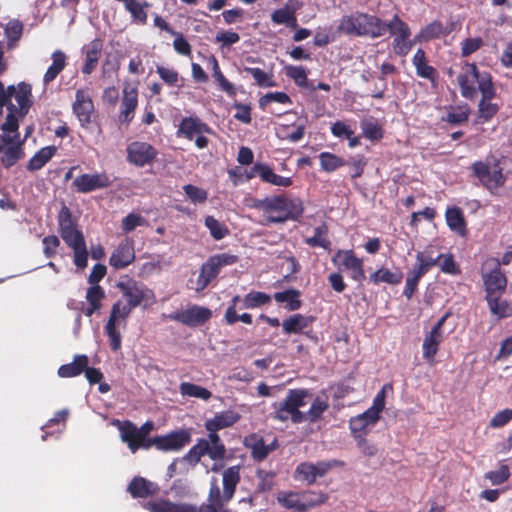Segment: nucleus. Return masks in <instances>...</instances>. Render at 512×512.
I'll return each instance as SVG.
<instances>
[{
	"mask_svg": "<svg viewBox=\"0 0 512 512\" xmlns=\"http://www.w3.org/2000/svg\"><path fill=\"white\" fill-rule=\"evenodd\" d=\"M118 287L128 303L123 304L121 301H117L113 304L109 319L105 325V333L109 338L110 348L113 351H118L121 348V334L116 327L117 321L119 319L125 320L133 308L139 306L143 301H149L153 298L152 290L133 279L119 282Z\"/></svg>",
	"mask_w": 512,
	"mask_h": 512,
	"instance_id": "obj_1",
	"label": "nucleus"
},
{
	"mask_svg": "<svg viewBox=\"0 0 512 512\" xmlns=\"http://www.w3.org/2000/svg\"><path fill=\"white\" fill-rule=\"evenodd\" d=\"M6 106L7 115L5 122L12 120L15 127L19 126V121L23 120L31 106V86L26 83H20L18 86H9L7 89L0 82V111Z\"/></svg>",
	"mask_w": 512,
	"mask_h": 512,
	"instance_id": "obj_2",
	"label": "nucleus"
},
{
	"mask_svg": "<svg viewBox=\"0 0 512 512\" xmlns=\"http://www.w3.org/2000/svg\"><path fill=\"white\" fill-rule=\"evenodd\" d=\"M339 30L347 35L378 38L387 31L386 22L379 17L366 13H354L342 17Z\"/></svg>",
	"mask_w": 512,
	"mask_h": 512,
	"instance_id": "obj_3",
	"label": "nucleus"
},
{
	"mask_svg": "<svg viewBox=\"0 0 512 512\" xmlns=\"http://www.w3.org/2000/svg\"><path fill=\"white\" fill-rule=\"evenodd\" d=\"M208 435L206 438H199L188 452L183 456V460L190 465L195 466L201 458L208 456L212 461H222L226 457V447L218 434V430L204 426Z\"/></svg>",
	"mask_w": 512,
	"mask_h": 512,
	"instance_id": "obj_4",
	"label": "nucleus"
},
{
	"mask_svg": "<svg viewBox=\"0 0 512 512\" xmlns=\"http://www.w3.org/2000/svg\"><path fill=\"white\" fill-rule=\"evenodd\" d=\"M259 207L264 211L271 222L295 221L302 213L300 200L274 196L262 200Z\"/></svg>",
	"mask_w": 512,
	"mask_h": 512,
	"instance_id": "obj_5",
	"label": "nucleus"
},
{
	"mask_svg": "<svg viewBox=\"0 0 512 512\" xmlns=\"http://www.w3.org/2000/svg\"><path fill=\"white\" fill-rule=\"evenodd\" d=\"M225 503L208 497V503L202 504L198 509L197 506L190 503H176L168 499H159L144 504V508L149 512H221Z\"/></svg>",
	"mask_w": 512,
	"mask_h": 512,
	"instance_id": "obj_6",
	"label": "nucleus"
},
{
	"mask_svg": "<svg viewBox=\"0 0 512 512\" xmlns=\"http://www.w3.org/2000/svg\"><path fill=\"white\" fill-rule=\"evenodd\" d=\"M240 469L239 465H234L223 471V491L220 490L217 479L212 478L209 488V498L215 500V502L222 501L227 504L234 497L237 485L240 483Z\"/></svg>",
	"mask_w": 512,
	"mask_h": 512,
	"instance_id": "obj_7",
	"label": "nucleus"
},
{
	"mask_svg": "<svg viewBox=\"0 0 512 512\" xmlns=\"http://www.w3.org/2000/svg\"><path fill=\"white\" fill-rule=\"evenodd\" d=\"M238 262V256L221 253L210 256L200 268L197 278V291L204 290L220 273L221 268Z\"/></svg>",
	"mask_w": 512,
	"mask_h": 512,
	"instance_id": "obj_8",
	"label": "nucleus"
},
{
	"mask_svg": "<svg viewBox=\"0 0 512 512\" xmlns=\"http://www.w3.org/2000/svg\"><path fill=\"white\" fill-rule=\"evenodd\" d=\"M344 466V462L337 459L318 461L317 463L302 462L294 472V478L312 485L318 477L325 476L331 469Z\"/></svg>",
	"mask_w": 512,
	"mask_h": 512,
	"instance_id": "obj_9",
	"label": "nucleus"
},
{
	"mask_svg": "<svg viewBox=\"0 0 512 512\" xmlns=\"http://www.w3.org/2000/svg\"><path fill=\"white\" fill-rule=\"evenodd\" d=\"M387 30L394 37L393 48L396 54L405 56L409 53L412 45L416 43L410 40V29L397 15H394L389 23H386Z\"/></svg>",
	"mask_w": 512,
	"mask_h": 512,
	"instance_id": "obj_10",
	"label": "nucleus"
},
{
	"mask_svg": "<svg viewBox=\"0 0 512 512\" xmlns=\"http://www.w3.org/2000/svg\"><path fill=\"white\" fill-rule=\"evenodd\" d=\"M212 317V311L203 306L193 305L185 310H180L169 315L171 320L177 321L188 327H197L205 324Z\"/></svg>",
	"mask_w": 512,
	"mask_h": 512,
	"instance_id": "obj_11",
	"label": "nucleus"
},
{
	"mask_svg": "<svg viewBox=\"0 0 512 512\" xmlns=\"http://www.w3.org/2000/svg\"><path fill=\"white\" fill-rule=\"evenodd\" d=\"M333 262L349 270L350 277L354 281L361 283L365 280L363 260L356 257L352 250H339L335 254Z\"/></svg>",
	"mask_w": 512,
	"mask_h": 512,
	"instance_id": "obj_12",
	"label": "nucleus"
},
{
	"mask_svg": "<svg viewBox=\"0 0 512 512\" xmlns=\"http://www.w3.org/2000/svg\"><path fill=\"white\" fill-rule=\"evenodd\" d=\"M494 262V268L490 272L482 274L483 284L486 292L485 297L502 295L505 293L507 288V278L501 271L500 262L498 259H494Z\"/></svg>",
	"mask_w": 512,
	"mask_h": 512,
	"instance_id": "obj_13",
	"label": "nucleus"
},
{
	"mask_svg": "<svg viewBox=\"0 0 512 512\" xmlns=\"http://www.w3.org/2000/svg\"><path fill=\"white\" fill-rule=\"evenodd\" d=\"M155 442L160 451H179L191 442V434L187 429H179L158 436Z\"/></svg>",
	"mask_w": 512,
	"mask_h": 512,
	"instance_id": "obj_14",
	"label": "nucleus"
},
{
	"mask_svg": "<svg viewBox=\"0 0 512 512\" xmlns=\"http://www.w3.org/2000/svg\"><path fill=\"white\" fill-rule=\"evenodd\" d=\"M127 153L129 162L139 167L150 164L157 156L156 149L146 142L131 143Z\"/></svg>",
	"mask_w": 512,
	"mask_h": 512,
	"instance_id": "obj_15",
	"label": "nucleus"
},
{
	"mask_svg": "<svg viewBox=\"0 0 512 512\" xmlns=\"http://www.w3.org/2000/svg\"><path fill=\"white\" fill-rule=\"evenodd\" d=\"M473 170L480 181L489 189L497 188L504 183V176L497 164L488 166L483 162H476Z\"/></svg>",
	"mask_w": 512,
	"mask_h": 512,
	"instance_id": "obj_16",
	"label": "nucleus"
},
{
	"mask_svg": "<svg viewBox=\"0 0 512 512\" xmlns=\"http://www.w3.org/2000/svg\"><path fill=\"white\" fill-rule=\"evenodd\" d=\"M135 259L134 243L126 238L121 241L112 252L109 264L114 269H123L130 265Z\"/></svg>",
	"mask_w": 512,
	"mask_h": 512,
	"instance_id": "obj_17",
	"label": "nucleus"
},
{
	"mask_svg": "<svg viewBox=\"0 0 512 512\" xmlns=\"http://www.w3.org/2000/svg\"><path fill=\"white\" fill-rule=\"evenodd\" d=\"M301 7L302 2L289 0L282 8L275 10L271 14V20L275 24H284L292 29H296L298 26L296 12L301 9Z\"/></svg>",
	"mask_w": 512,
	"mask_h": 512,
	"instance_id": "obj_18",
	"label": "nucleus"
},
{
	"mask_svg": "<svg viewBox=\"0 0 512 512\" xmlns=\"http://www.w3.org/2000/svg\"><path fill=\"white\" fill-rule=\"evenodd\" d=\"M110 184V180L105 173L82 174L76 177L73 185L79 192L88 193L96 189L105 188Z\"/></svg>",
	"mask_w": 512,
	"mask_h": 512,
	"instance_id": "obj_19",
	"label": "nucleus"
},
{
	"mask_svg": "<svg viewBox=\"0 0 512 512\" xmlns=\"http://www.w3.org/2000/svg\"><path fill=\"white\" fill-rule=\"evenodd\" d=\"M113 424L120 432L121 440L127 444L132 453L140 449V441L142 440L138 431V427L131 421L115 420Z\"/></svg>",
	"mask_w": 512,
	"mask_h": 512,
	"instance_id": "obj_20",
	"label": "nucleus"
},
{
	"mask_svg": "<svg viewBox=\"0 0 512 512\" xmlns=\"http://www.w3.org/2000/svg\"><path fill=\"white\" fill-rule=\"evenodd\" d=\"M73 111L82 126H85L91 122L94 106L89 94L86 91L78 90L76 92Z\"/></svg>",
	"mask_w": 512,
	"mask_h": 512,
	"instance_id": "obj_21",
	"label": "nucleus"
},
{
	"mask_svg": "<svg viewBox=\"0 0 512 512\" xmlns=\"http://www.w3.org/2000/svg\"><path fill=\"white\" fill-rule=\"evenodd\" d=\"M258 175L264 182L270 183L275 186L288 187L292 181L288 177H283L274 173V171L266 164L256 163L252 172L247 174V179H251L254 175Z\"/></svg>",
	"mask_w": 512,
	"mask_h": 512,
	"instance_id": "obj_22",
	"label": "nucleus"
},
{
	"mask_svg": "<svg viewBox=\"0 0 512 512\" xmlns=\"http://www.w3.org/2000/svg\"><path fill=\"white\" fill-rule=\"evenodd\" d=\"M479 78V72L475 64H467L464 71L458 76V83L461 88V93L465 98H475L477 92L474 83Z\"/></svg>",
	"mask_w": 512,
	"mask_h": 512,
	"instance_id": "obj_23",
	"label": "nucleus"
},
{
	"mask_svg": "<svg viewBox=\"0 0 512 512\" xmlns=\"http://www.w3.org/2000/svg\"><path fill=\"white\" fill-rule=\"evenodd\" d=\"M158 490L157 484L141 476H135L127 486V492L133 498H148L154 496Z\"/></svg>",
	"mask_w": 512,
	"mask_h": 512,
	"instance_id": "obj_24",
	"label": "nucleus"
},
{
	"mask_svg": "<svg viewBox=\"0 0 512 512\" xmlns=\"http://www.w3.org/2000/svg\"><path fill=\"white\" fill-rule=\"evenodd\" d=\"M138 104V92L135 87L126 86L123 89L121 102V111L119 114L120 122L129 123Z\"/></svg>",
	"mask_w": 512,
	"mask_h": 512,
	"instance_id": "obj_25",
	"label": "nucleus"
},
{
	"mask_svg": "<svg viewBox=\"0 0 512 512\" xmlns=\"http://www.w3.org/2000/svg\"><path fill=\"white\" fill-rule=\"evenodd\" d=\"M455 23L451 22L447 26H443L441 22L434 21L427 26H425L418 35L415 36V42H428L432 39L439 38L441 36H445L450 34L454 28Z\"/></svg>",
	"mask_w": 512,
	"mask_h": 512,
	"instance_id": "obj_26",
	"label": "nucleus"
},
{
	"mask_svg": "<svg viewBox=\"0 0 512 512\" xmlns=\"http://www.w3.org/2000/svg\"><path fill=\"white\" fill-rule=\"evenodd\" d=\"M210 133V128L196 117H185L182 119L177 135L192 140L197 134Z\"/></svg>",
	"mask_w": 512,
	"mask_h": 512,
	"instance_id": "obj_27",
	"label": "nucleus"
},
{
	"mask_svg": "<svg viewBox=\"0 0 512 512\" xmlns=\"http://www.w3.org/2000/svg\"><path fill=\"white\" fill-rule=\"evenodd\" d=\"M89 364V358L85 354H78L74 356L71 363L63 364L58 368V376L61 378H72L79 376L86 370Z\"/></svg>",
	"mask_w": 512,
	"mask_h": 512,
	"instance_id": "obj_28",
	"label": "nucleus"
},
{
	"mask_svg": "<svg viewBox=\"0 0 512 512\" xmlns=\"http://www.w3.org/2000/svg\"><path fill=\"white\" fill-rule=\"evenodd\" d=\"M240 414L234 410H225L216 413L212 418L207 419L204 426H209L211 429L222 430L233 426L240 419Z\"/></svg>",
	"mask_w": 512,
	"mask_h": 512,
	"instance_id": "obj_29",
	"label": "nucleus"
},
{
	"mask_svg": "<svg viewBox=\"0 0 512 512\" xmlns=\"http://www.w3.org/2000/svg\"><path fill=\"white\" fill-rule=\"evenodd\" d=\"M314 321L312 316H304L302 314H293L282 322L283 331L286 334H302Z\"/></svg>",
	"mask_w": 512,
	"mask_h": 512,
	"instance_id": "obj_30",
	"label": "nucleus"
},
{
	"mask_svg": "<svg viewBox=\"0 0 512 512\" xmlns=\"http://www.w3.org/2000/svg\"><path fill=\"white\" fill-rule=\"evenodd\" d=\"M489 310L497 320H502L512 316V303L501 298V295L494 297H485Z\"/></svg>",
	"mask_w": 512,
	"mask_h": 512,
	"instance_id": "obj_31",
	"label": "nucleus"
},
{
	"mask_svg": "<svg viewBox=\"0 0 512 512\" xmlns=\"http://www.w3.org/2000/svg\"><path fill=\"white\" fill-rule=\"evenodd\" d=\"M441 260V256H434L431 251L424 250L416 254V263L412 271L420 276H424L432 267L436 266Z\"/></svg>",
	"mask_w": 512,
	"mask_h": 512,
	"instance_id": "obj_32",
	"label": "nucleus"
},
{
	"mask_svg": "<svg viewBox=\"0 0 512 512\" xmlns=\"http://www.w3.org/2000/svg\"><path fill=\"white\" fill-rule=\"evenodd\" d=\"M102 51V43L100 40H93L86 46V59L82 68L84 74H91L96 68Z\"/></svg>",
	"mask_w": 512,
	"mask_h": 512,
	"instance_id": "obj_33",
	"label": "nucleus"
},
{
	"mask_svg": "<svg viewBox=\"0 0 512 512\" xmlns=\"http://www.w3.org/2000/svg\"><path fill=\"white\" fill-rule=\"evenodd\" d=\"M51 58L52 64L48 67L43 77L44 84L52 82L66 66L67 57L61 50L54 51Z\"/></svg>",
	"mask_w": 512,
	"mask_h": 512,
	"instance_id": "obj_34",
	"label": "nucleus"
},
{
	"mask_svg": "<svg viewBox=\"0 0 512 512\" xmlns=\"http://www.w3.org/2000/svg\"><path fill=\"white\" fill-rule=\"evenodd\" d=\"M245 445L251 448L252 457L257 461H263L274 450V447L267 446L263 438L256 435L247 438Z\"/></svg>",
	"mask_w": 512,
	"mask_h": 512,
	"instance_id": "obj_35",
	"label": "nucleus"
},
{
	"mask_svg": "<svg viewBox=\"0 0 512 512\" xmlns=\"http://www.w3.org/2000/svg\"><path fill=\"white\" fill-rule=\"evenodd\" d=\"M443 341V335H437L428 332L422 344V356L429 362H434V358L439 350V345Z\"/></svg>",
	"mask_w": 512,
	"mask_h": 512,
	"instance_id": "obj_36",
	"label": "nucleus"
},
{
	"mask_svg": "<svg viewBox=\"0 0 512 512\" xmlns=\"http://www.w3.org/2000/svg\"><path fill=\"white\" fill-rule=\"evenodd\" d=\"M412 62L416 68V73L418 76L425 79L434 80L436 70L427 63L425 51L423 49H418L416 51Z\"/></svg>",
	"mask_w": 512,
	"mask_h": 512,
	"instance_id": "obj_37",
	"label": "nucleus"
},
{
	"mask_svg": "<svg viewBox=\"0 0 512 512\" xmlns=\"http://www.w3.org/2000/svg\"><path fill=\"white\" fill-rule=\"evenodd\" d=\"M105 297L104 289L100 285H91L86 292V300L89 304L85 310V315L90 317L101 308V301Z\"/></svg>",
	"mask_w": 512,
	"mask_h": 512,
	"instance_id": "obj_38",
	"label": "nucleus"
},
{
	"mask_svg": "<svg viewBox=\"0 0 512 512\" xmlns=\"http://www.w3.org/2000/svg\"><path fill=\"white\" fill-rule=\"evenodd\" d=\"M271 296L265 292L252 290L247 293L242 299L241 308L256 309L271 303Z\"/></svg>",
	"mask_w": 512,
	"mask_h": 512,
	"instance_id": "obj_39",
	"label": "nucleus"
},
{
	"mask_svg": "<svg viewBox=\"0 0 512 512\" xmlns=\"http://www.w3.org/2000/svg\"><path fill=\"white\" fill-rule=\"evenodd\" d=\"M277 501L282 507L286 509H291L296 512H305V506L302 501V497H300V495L296 492H279L277 495Z\"/></svg>",
	"mask_w": 512,
	"mask_h": 512,
	"instance_id": "obj_40",
	"label": "nucleus"
},
{
	"mask_svg": "<svg viewBox=\"0 0 512 512\" xmlns=\"http://www.w3.org/2000/svg\"><path fill=\"white\" fill-rule=\"evenodd\" d=\"M403 274L401 271H391L388 268L382 267L370 275V281L374 284L381 282L396 285L402 281Z\"/></svg>",
	"mask_w": 512,
	"mask_h": 512,
	"instance_id": "obj_41",
	"label": "nucleus"
},
{
	"mask_svg": "<svg viewBox=\"0 0 512 512\" xmlns=\"http://www.w3.org/2000/svg\"><path fill=\"white\" fill-rule=\"evenodd\" d=\"M300 296L301 293L299 290L291 288L282 292H276L273 295V298L278 303H287V309L289 311H295L298 310L302 305Z\"/></svg>",
	"mask_w": 512,
	"mask_h": 512,
	"instance_id": "obj_42",
	"label": "nucleus"
},
{
	"mask_svg": "<svg viewBox=\"0 0 512 512\" xmlns=\"http://www.w3.org/2000/svg\"><path fill=\"white\" fill-rule=\"evenodd\" d=\"M55 146H46L41 148L35 155L29 160L27 169L30 171H37L41 169L56 153Z\"/></svg>",
	"mask_w": 512,
	"mask_h": 512,
	"instance_id": "obj_43",
	"label": "nucleus"
},
{
	"mask_svg": "<svg viewBox=\"0 0 512 512\" xmlns=\"http://www.w3.org/2000/svg\"><path fill=\"white\" fill-rule=\"evenodd\" d=\"M60 234L64 242L72 249L86 244L83 233L77 230V226H61Z\"/></svg>",
	"mask_w": 512,
	"mask_h": 512,
	"instance_id": "obj_44",
	"label": "nucleus"
},
{
	"mask_svg": "<svg viewBox=\"0 0 512 512\" xmlns=\"http://www.w3.org/2000/svg\"><path fill=\"white\" fill-rule=\"evenodd\" d=\"M180 393L183 396L199 398L205 401L212 397V393L208 389L189 382L180 384Z\"/></svg>",
	"mask_w": 512,
	"mask_h": 512,
	"instance_id": "obj_45",
	"label": "nucleus"
},
{
	"mask_svg": "<svg viewBox=\"0 0 512 512\" xmlns=\"http://www.w3.org/2000/svg\"><path fill=\"white\" fill-rule=\"evenodd\" d=\"M124 7L131 14L133 22L141 25L146 24L148 17L146 8L149 7L148 3H141L135 0Z\"/></svg>",
	"mask_w": 512,
	"mask_h": 512,
	"instance_id": "obj_46",
	"label": "nucleus"
},
{
	"mask_svg": "<svg viewBox=\"0 0 512 512\" xmlns=\"http://www.w3.org/2000/svg\"><path fill=\"white\" fill-rule=\"evenodd\" d=\"M329 408V403L327 399H324L320 396H317L312 404L310 409L307 412L308 421L311 423H315L322 418L324 412H326Z\"/></svg>",
	"mask_w": 512,
	"mask_h": 512,
	"instance_id": "obj_47",
	"label": "nucleus"
},
{
	"mask_svg": "<svg viewBox=\"0 0 512 512\" xmlns=\"http://www.w3.org/2000/svg\"><path fill=\"white\" fill-rule=\"evenodd\" d=\"M301 497L305 506V512L326 503L329 499L328 494L321 491H306L301 495Z\"/></svg>",
	"mask_w": 512,
	"mask_h": 512,
	"instance_id": "obj_48",
	"label": "nucleus"
},
{
	"mask_svg": "<svg viewBox=\"0 0 512 512\" xmlns=\"http://www.w3.org/2000/svg\"><path fill=\"white\" fill-rule=\"evenodd\" d=\"M327 232L328 226H318L314 236L307 238L305 242L311 247H322L325 250H330L331 242L326 237Z\"/></svg>",
	"mask_w": 512,
	"mask_h": 512,
	"instance_id": "obj_49",
	"label": "nucleus"
},
{
	"mask_svg": "<svg viewBox=\"0 0 512 512\" xmlns=\"http://www.w3.org/2000/svg\"><path fill=\"white\" fill-rule=\"evenodd\" d=\"M274 418L280 421H287L291 414L296 411L293 401L287 394L285 399L279 404H275Z\"/></svg>",
	"mask_w": 512,
	"mask_h": 512,
	"instance_id": "obj_50",
	"label": "nucleus"
},
{
	"mask_svg": "<svg viewBox=\"0 0 512 512\" xmlns=\"http://www.w3.org/2000/svg\"><path fill=\"white\" fill-rule=\"evenodd\" d=\"M510 475L509 466L502 461L497 470L485 473L484 477L489 480L492 485H501L509 479Z\"/></svg>",
	"mask_w": 512,
	"mask_h": 512,
	"instance_id": "obj_51",
	"label": "nucleus"
},
{
	"mask_svg": "<svg viewBox=\"0 0 512 512\" xmlns=\"http://www.w3.org/2000/svg\"><path fill=\"white\" fill-rule=\"evenodd\" d=\"M441 256V260L438 262V266L440 270L449 275H460L461 269L459 265L455 262L454 256L451 253L448 254H439Z\"/></svg>",
	"mask_w": 512,
	"mask_h": 512,
	"instance_id": "obj_52",
	"label": "nucleus"
},
{
	"mask_svg": "<svg viewBox=\"0 0 512 512\" xmlns=\"http://www.w3.org/2000/svg\"><path fill=\"white\" fill-rule=\"evenodd\" d=\"M286 75L293 79L296 85L299 87L308 88V79L306 70L302 66H286Z\"/></svg>",
	"mask_w": 512,
	"mask_h": 512,
	"instance_id": "obj_53",
	"label": "nucleus"
},
{
	"mask_svg": "<svg viewBox=\"0 0 512 512\" xmlns=\"http://www.w3.org/2000/svg\"><path fill=\"white\" fill-rule=\"evenodd\" d=\"M246 72H248L254 80L257 82L259 86L262 87H273L275 86V82L273 81L272 74H269L265 71H263L260 68L255 67H249L245 69Z\"/></svg>",
	"mask_w": 512,
	"mask_h": 512,
	"instance_id": "obj_54",
	"label": "nucleus"
},
{
	"mask_svg": "<svg viewBox=\"0 0 512 512\" xmlns=\"http://www.w3.org/2000/svg\"><path fill=\"white\" fill-rule=\"evenodd\" d=\"M319 159L322 169L326 172L335 171L344 163L341 158L328 152L321 153Z\"/></svg>",
	"mask_w": 512,
	"mask_h": 512,
	"instance_id": "obj_55",
	"label": "nucleus"
},
{
	"mask_svg": "<svg viewBox=\"0 0 512 512\" xmlns=\"http://www.w3.org/2000/svg\"><path fill=\"white\" fill-rule=\"evenodd\" d=\"M224 320L228 325H234L238 321L250 325L252 324V315L249 313L238 314L236 309L228 307L224 314Z\"/></svg>",
	"mask_w": 512,
	"mask_h": 512,
	"instance_id": "obj_56",
	"label": "nucleus"
},
{
	"mask_svg": "<svg viewBox=\"0 0 512 512\" xmlns=\"http://www.w3.org/2000/svg\"><path fill=\"white\" fill-rule=\"evenodd\" d=\"M476 82L478 83V88L482 93V98L492 99L494 97L495 91L489 74H479V78Z\"/></svg>",
	"mask_w": 512,
	"mask_h": 512,
	"instance_id": "obj_57",
	"label": "nucleus"
},
{
	"mask_svg": "<svg viewBox=\"0 0 512 512\" xmlns=\"http://www.w3.org/2000/svg\"><path fill=\"white\" fill-rule=\"evenodd\" d=\"M369 427L368 422L363 420L360 415L354 416L349 420V428L353 438L356 436H366L368 434L367 428Z\"/></svg>",
	"mask_w": 512,
	"mask_h": 512,
	"instance_id": "obj_58",
	"label": "nucleus"
},
{
	"mask_svg": "<svg viewBox=\"0 0 512 512\" xmlns=\"http://www.w3.org/2000/svg\"><path fill=\"white\" fill-rule=\"evenodd\" d=\"M361 128L364 137L371 140H378L382 137L381 128L371 120L361 122Z\"/></svg>",
	"mask_w": 512,
	"mask_h": 512,
	"instance_id": "obj_59",
	"label": "nucleus"
},
{
	"mask_svg": "<svg viewBox=\"0 0 512 512\" xmlns=\"http://www.w3.org/2000/svg\"><path fill=\"white\" fill-rule=\"evenodd\" d=\"M270 102H277L281 104L291 103L290 97L284 92H270L260 98L259 104L261 107H265Z\"/></svg>",
	"mask_w": 512,
	"mask_h": 512,
	"instance_id": "obj_60",
	"label": "nucleus"
},
{
	"mask_svg": "<svg viewBox=\"0 0 512 512\" xmlns=\"http://www.w3.org/2000/svg\"><path fill=\"white\" fill-rule=\"evenodd\" d=\"M512 420V409L507 408L497 412L490 420L491 428H500L508 424Z\"/></svg>",
	"mask_w": 512,
	"mask_h": 512,
	"instance_id": "obj_61",
	"label": "nucleus"
},
{
	"mask_svg": "<svg viewBox=\"0 0 512 512\" xmlns=\"http://www.w3.org/2000/svg\"><path fill=\"white\" fill-rule=\"evenodd\" d=\"M23 25L18 20H12L7 23L5 27V34L9 44L13 41H18L22 35Z\"/></svg>",
	"mask_w": 512,
	"mask_h": 512,
	"instance_id": "obj_62",
	"label": "nucleus"
},
{
	"mask_svg": "<svg viewBox=\"0 0 512 512\" xmlns=\"http://www.w3.org/2000/svg\"><path fill=\"white\" fill-rule=\"evenodd\" d=\"M422 276L418 275L417 273L410 271L409 275L406 278L405 287L403 290V295L407 299H411L413 294L416 292L418 283Z\"/></svg>",
	"mask_w": 512,
	"mask_h": 512,
	"instance_id": "obj_63",
	"label": "nucleus"
},
{
	"mask_svg": "<svg viewBox=\"0 0 512 512\" xmlns=\"http://www.w3.org/2000/svg\"><path fill=\"white\" fill-rule=\"evenodd\" d=\"M183 190L193 203H202L207 198L206 191L194 185H185Z\"/></svg>",
	"mask_w": 512,
	"mask_h": 512,
	"instance_id": "obj_64",
	"label": "nucleus"
}]
</instances>
